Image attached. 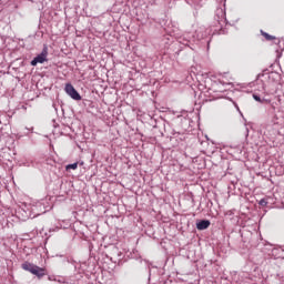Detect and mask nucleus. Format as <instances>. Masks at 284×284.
Masks as SVG:
<instances>
[{
    "label": "nucleus",
    "mask_w": 284,
    "mask_h": 284,
    "mask_svg": "<svg viewBox=\"0 0 284 284\" xmlns=\"http://www.w3.org/2000/svg\"><path fill=\"white\" fill-rule=\"evenodd\" d=\"M184 45H187V42H184Z\"/></svg>",
    "instance_id": "obj_15"
},
{
    "label": "nucleus",
    "mask_w": 284,
    "mask_h": 284,
    "mask_svg": "<svg viewBox=\"0 0 284 284\" xmlns=\"http://www.w3.org/2000/svg\"><path fill=\"white\" fill-rule=\"evenodd\" d=\"M210 225H212V222H210V220H200L199 222H196V230H207Z\"/></svg>",
    "instance_id": "obj_6"
},
{
    "label": "nucleus",
    "mask_w": 284,
    "mask_h": 284,
    "mask_svg": "<svg viewBox=\"0 0 284 284\" xmlns=\"http://www.w3.org/2000/svg\"><path fill=\"white\" fill-rule=\"evenodd\" d=\"M261 34L262 37H264L266 39V41H274V39H276L274 36H271L270 33L261 30Z\"/></svg>",
    "instance_id": "obj_8"
},
{
    "label": "nucleus",
    "mask_w": 284,
    "mask_h": 284,
    "mask_svg": "<svg viewBox=\"0 0 284 284\" xmlns=\"http://www.w3.org/2000/svg\"><path fill=\"white\" fill-rule=\"evenodd\" d=\"M21 267L26 272H30L31 274L38 276L39 278H43V276H45V268L39 267L38 265H34L30 262L22 263Z\"/></svg>",
    "instance_id": "obj_2"
},
{
    "label": "nucleus",
    "mask_w": 284,
    "mask_h": 284,
    "mask_svg": "<svg viewBox=\"0 0 284 284\" xmlns=\"http://www.w3.org/2000/svg\"><path fill=\"white\" fill-rule=\"evenodd\" d=\"M39 214H41V213H36V216H39Z\"/></svg>",
    "instance_id": "obj_14"
},
{
    "label": "nucleus",
    "mask_w": 284,
    "mask_h": 284,
    "mask_svg": "<svg viewBox=\"0 0 284 284\" xmlns=\"http://www.w3.org/2000/svg\"><path fill=\"white\" fill-rule=\"evenodd\" d=\"M48 61V45H44L41 53L38 54L32 61L31 65L36 67L38 63H45Z\"/></svg>",
    "instance_id": "obj_4"
},
{
    "label": "nucleus",
    "mask_w": 284,
    "mask_h": 284,
    "mask_svg": "<svg viewBox=\"0 0 284 284\" xmlns=\"http://www.w3.org/2000/svg\"><path fill=\"white\" fill-rule=\"evenodd\" d=\"M77 168H79V162H74L72 164H68L65 166V170H77Z\"/></svg>",
    "instance_id": "obj_9"
},
{
    "label": "nucleus",
    "mask_w": 284,
    "mask_h": 284,
    "mask_svg": "<svg viewBox=\"0 0 284 284\" xmlns=\"http://www.w3.org/2000/svg\"><path fill=\"white\" fill-rule=\"evenodd\" d=\"M42 214H45V211H41Z\"/></svg>",
    "instance_id": "obj_13"
},
{
    "label": "nucleus",
    "mask_w": 284,
    "mask_h": 284,
    "mask_svg": "<svg viewBox=\"0 0 284 284\" xmlns=\"http://www.w3.org/2000/svg\"><path fill=\"white\" fill-rule=\"evenodd\" d=\"M64 92L69 97H71V99H73V101H81V94L79 93V91H77V89H74V85H72L71 83L65 84Z\"/></svg>",
    "instance_id": "obj_3"
},
{
    "label": "nucleus",
    "mask_w": 284,
    "mask_h": 284,
    "mask_svg": "<svg viewBox=\"0 0 284 284\" xmlns=\"http://www.w3.org/2000/svg\"><path fill=\"white\" fill-rule=\"evenodd\" d=\"M258 205H261L262 207H265L267 205V200L266 199L260 200Z\"/></svg>",
    "instance_id": "obj_10"
},
{
    "label": "nucleus",
    "mask_w": 284,
    "mask_h": 284,
    "mask_svg": "<svg viewBox=\"0 0 284 284\" xmlns=\"http://www.w3.org/2000/svg\"><path fill=\"white\" fill-rule=\"evenodd\" d=\"M49 281H54V278L52 276H49Z\"/></svg>",
    "instance_id": "obj_12"
},
{
    "label": "nucleus",
    "mask_w": 284,
    "mask_h": 284,
    "mask_svg": "<svg viewBox=\"0 0 284 284\" xmlns=\"http://www.w3.org/2000/svg\"><path fill=\"white\" fill-rule=\"evenodd\" d=\"M258 77H262L263 79V80L257 79V83H262L263 92L261 94L253 93V99L254 101H257V103H271V100L265 98V92H267V84L265 83V81L274 79V77H276V73L275 72L263 73L262 75H258Z\"/></svg>",
    "instance_id": "obj_1"
},
{
    "label": "nucleus",
    "mask_w": 284,
    "mask_h": 284,
    "mask_svg": "<svg viewBox=\"0 0 284 284\" xmlns=\"http://www.w3.org/2000/svg\"><path fill=\"white\" fill-rule=\"evenodd\" d=\"M189 6H194V8H201V0H186Z\"/></svg>",
    "instance_id": "obj_7"
},
{
    "label": "nucleus",
    "mask_w": 284,
    "mask_h": 284,
    "mask_svg": "<svg viewBox=\"0 0 284 284\" xmlns=\"http://www.w3.org/2000/svg\"><path fill=\"white\" fill-rule=\"evenodd\" d=\"M215 19H216L219 26H221V28H223V26H225V23H227V18H225V9L217 8L215 11Z\"/></svg>",
    "instance_id": "obj_5"
},
{
    "label": "nucleus",
    "mask_w": 284,
    "mask_h": 284,
    "mask_svg": "<svg viewBox=\"0 0 284 284\" xmlns=\"http://www.w3.org/2000/svg\"><path fill=\"white\" fill-rule=\"evenodd\" d=\"M38 207H43V205H41V203H38L37 206H33V207H32V212H33V213H37V209H38Z\"/></svg>",
    "instance_id": "obj_11"
}]
</instances>
